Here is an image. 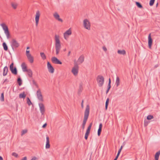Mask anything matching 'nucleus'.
I'll return each mask as SVG.
<instances>
[{"label":"nucleus","instance_id":"obj_28","mask_svg":"<svg viewBox=\"0 0 160 160\" xmlns=\"http://www.w3.org/2000/svg\"><path fill=\"white\" fill-rule=\"evenodd\" d=\"M2 46L3 47L5 51H7L8 50V46L5 42H4L2 43Z\"/></svg>","mask_w":160,"mask_h":160},{"label":"nucleus","instance_id":"obj_38","mask_svg":"<svg viewBox=\"0 0 160 160\" xmlns=\"http://www.w3.org/2000/svg\"><path fill=\"white\" fill-rule=\"evenodd\" d=\"M89 132H86V133L85 134V138L86 140H87L88 137V136L89 134Z\"/></svg>","mask_w":160,"mask_h":160},{"label":"nucleus","instance_id":"obj_6","mask_svg":"<svg viewBox=\"0 0 160 160\" xmlns=\"http://www.w3.org/2000/svg\"><path fill=\"white\" fill-rule=\"evenodd\" d=\"M78 70L79 67L77 64L75 63L72 69L71 72L75 76H76L78 75Z\"/></svg>","mask_w":160,"mask_h":160},{"label":"nucleus","instance_id":"obj_47","mask_svg":"<svg viewBox=\"0 0 160 160\" xmlns=\"http://www.w3.org/2000/svg\"><path fill=\"white\" fill-rule=\"evenodd\" d=\"M102 49L105 52H106L107 50V48L105 46L103 47Z\"/></svg>","mask_w":160,"mask_h":160},{"label":"nucleus","instance_id":"obj_5","mask_svg":"<svg viewBox=\"0 0 160 160\" xmlns=\"http://www.w3.org/2000/svg\"><path fill=\"white\" fill-rule=\"evenodd\" d=\"M83 25L84 27L88 30L91 29V24L89 21L87 19H85L83 21Z\"/></svg>","mask_w":160,"mask_h":160},{"label":"nucleus","instance_id":"obj_8","mask_svg":"<svg viewBox=\"0 0 160 160\" xmlns=\"http://www.w3.org/2000/svg\"><path fill=\"white\" fill-rule=\"evenodd\" d=\"M36 94L38 100L40 102H43V99L41 90L40 89H38L37 91Z\"/></svg>","mask_w":160,"mask_h":160},{"label":"nucleus","instance_id":"obj_25","mask_svg":"<svg viewBox=\"0 0 160 160\" xmlns=\"http://www.w3.org/2000/svg\"><path fill=\"white\" fill-rule=\"evenodd\" d=\"M12 73L15 75H16L17 74V71L16 67H14V68H12L10 70Z\"/></svg>","mask_w":160,"mask_h":160},{"label":"nucleus","instance_id":"obj_50","mask_svg":"<svg viewBox=\"0 0 160 160\" xmlns=\"http://www.w3.org/2000/svg\"><path fill=\"white\" fill-rule=\"evenodd\" d=\"M6 82H8V81L7 79H6L3 82L2 84Z\"/></svg>","mask_w":160,"mask_h":160},{"label":"nucleus","instance_id":"obj_10","mask_svg":"<svg viewBox=\"0 0 160 160\" xmlns=\"http://www.w3.org/2000/svg\"><path fill=\"white\" fill-rule=\"evenodd\" d=\"M40 14L39 11H37L36 12V14L35 15V22H36V25L37 26H38V23L39 18V17H40Z\"/></svg>","mask_w":160,"mask_h":160},{"label":"nucleus","instance_id":"obj_32","mask_svg":"<svg viewBox=\"0 0 160 160\" xmlns=\"http://www.w3.org/2000/svg\"><path fill=\"white\" fill-rule=\"evenodd\" d=\"M0 100L2 102H3L4 101V93L3 92L2 93L1 95Z\"/></svg>","mask_w":160,"mask_h":160},{"label":"nucleus","instance_id":"obj_12","mask_svg":"<svg viewBox=\"0 0 160 160\" xmlns=\"http://www.w3.org/2000/svg\"><path fill=\"white\" fill-rule=\"evenodd\" d=\"M51 60L52 62L55 64H61L62 62L57 58L54 57H52L51 58Z\"/></svg>","mask_w":160,"mask_h":160},{"label":"nucleus","instance_id":"obj_57","mask_svg":"<svg viewBox=\"0 0 160 160\" xmlns=\"http://www.w3.org/2000/svg\"><path fill=\"white\" fill-rule=\"evenodd\" d=\"M0 160H3L1 156H0Z\"/></svg>","mask_w":160,"mask_h":160},{"label":"nucleus","instance_id":"obj_15","mask_svg":"<svg viewBox=\"0 0 160 160\" xmlns=\"http://www.w3.org/2000/svg\"><path fill=\"white\" fill-rule=\"evenodd\" d=\"M152 43V40L151 36V33L149 34L148 37V45L150 48H151Z\"/></svg>","mask_w":160,"mask_h":160},{"label":"nucleus","instance_id":"obj_29","mask_svg":"<svg viewBox=\"0 0 160 160\" xmlns=\"http://www.w3.org/2000/svg\"><path fill=\"white\" fill-rule=\"evenodd\" d=\"M40 55H41V56L43 60H45V59H46V56L45 55V54L44 53L41 52Z\"/></svg>","mask_w":160,"mask_h":160},{"label":"nucleus","instance_id":"obj_43","mask_svg":"<svg viewBox=\"0 0 160 160\" xmlns=\"http://www.w3.org/2000/svg\"><path fill=\"white\" fill-rule=\"evenodd\" d=\"M12 155L16 158L18 156V154L15 152H12Z\"/></svg>","mask_w":160,"mask_h":160},{"label":"nucleus","instance_id":"obj_20","mask_svg":"<svg viewBox=\"0 0 160 160\" xmlns=\"http://www.w3.org/2000/svg\"><path fill=\"white\" fill-rule=\"evenodd\" d=\"M27 58L31 63H32L33 62L34 59L33 57L31 55H29L27 56Z\"/></svg>","mask_w":160,"mask_h":160},{"label":"nucleus","instance_id":"obj_14","mask_svg":"<svg viewBox=\"0 0 160 160\" xmlns=\"http://www.w3.org/2000/svg\"><path fill=\"white\" fill-rule=\"evenodd\" d=\"M53 15L54 18L57 20L61 22H63L62 20L60 18L59 15L57 12H55L54 13Z\"/></svg>","mask_w":160,"mask_h":160},{"label":"nucleus","instance_id":"obj_48","mask_svg":"<svg viewBox=\"0 0 160 160\" xmlns=\"http://www.w3.org/2000/svg\"><path fill=\"white\" fill-rule=\"evenodd\" d=\"M83 102H84L83 100H82V103H81V107H82V108H83Z\"/></svg>","mask_w":160,"mask_h":160},{"label":"nucleus","instance_id":"obj_1","mask_svg":"<svg viewBox=\"0 0 160 160\" xmlns=\"http://www.w3.org/2000/svg\"><path fill=\"white\" fill-rule=\"evenodd\" d=\"M61 48L60 41L58 36H55V48L56 55H58L60 52Z\"/></svg>","mask_w":160,"mask_h":160},{"label":"nucleus","instance_id":"obj_9","mask_svg":"<svg viewBox=\"0 0 160 160\" xmlns=\"http://www.w3.org/2000/svg\"><path fill=\"white\" fill-rule=\"evenodd\" d=\"M38 105L40 112L42 115H43L45 112V107L43 103H39Z\"/></svg>","mask_w":160,"mask_h":160},{"label":"nucleus","instance_id":"obj_46","mask_svg":"<svg viewBox=\"0 0 160 160\" xmlns=\"http://www.w3.org/2000/svg\"><path fill=\"white\" fill-rule=\"evenodd\" d=\"M121 150H119L118 152V154L116 156V157L117 158H118V157L119 155V154H120V152H121Z\"/></svg>","mask_w":160,"mask_h":160},{"label":"nucleus","instance_id":"obj_42","mask_svg":"<svg viewBox=\"0 0 160 160\" xmlns=\"http://www.w3.org/2000/svg\"><path fill=\"white\" fill-rule=\"evenodd\" d=\"M91 128V127L89 126L88 127V128L87 129L86 132H88L90 133Z\"/></svg>","mask_w":160,"mask_h":160},{"label":"nucleus","instance_id":"obj_33","mask_svg":"<svg viewBox=\"0 0 160 160\" xmlns=\"http://www.w3.org/2000/svg\"><path fill=\"white\" fill-rule=\"evenodd\" d=\"M154 117L152 115H149L147 116V119L148 120H151Z\"/></svg>","mask_w":160,"mask_h":160},{"label":"nucleus","instance_id":"obj_17","mask_svg":"<svg viewBox=\"0 0 160 160\" xmlns=\"http://www.w3.org/2000/svg\"><path fill=\"white\" fill-rule=\"evenodd\" d=\"M45 147L46 149H48L50 148L49 138L48 136L46 137V142Z\"/></svg>","mask_w":160,"mask_h":160},{"label":"nucleus","instance_id":"obj_7","mask_svg":"<svg viewBox=\"0 0 160 160\" xmlns=\"http://www.w3.org/2000/svg\"><path fill=\"white\" fill-rule=\"evenodd\" d=\"M19 43L15 39H13L12 40L11 42V46L13 50L14 48H16L19 47Z\"/></svg>","mask_w":160,"mask_h":160},{"label":"nucleus","instance_id":"obj_44","mask_svg":"<svg viewBox=\"0 0 160 160\" xmlns=\"http://www.w3.org/2000/svg\"><path fill=\"white\" fill-rule=\"evenodd\" d=\"M13 68V63H12L10 66V69L11 70Z\"/></svg>","mask_w":160,"mask_h":160},{"label":"nucleus","instance_id":"obj_53","mask_svg":"<svg viewBox=\"0 0 160 160\" xmlns=\"http://www.w3.org/2000/svg\"><path fill=\"white\" fill-rule=\"evenodd\" d=\"M46 125H47V124L46 123L44 124V125H43L42 126V127L43 128H44L46 127Z\"/></svg>","mask_w":160,"mask_h":160},{"label":"nucleus","instance_id":"obj_40","mask_svg":"<svg viewBox=\"0 0 160 160\" xmlns=\"http://www.w3.org/2000/svg\"><path fill=\"white\" fill-rule=\"evenodd\" d=\"M155 0H150L149 2V5L150 6H152L154 3Z\"/></svg>","mask_w":160,"mask_h":160},{"label":"nucleus","instance_id":"obj_39","mask_svg":"<svg viewBox=\"0 0 160 160\" xmlns=\"http://www.w3.org/2000/svg\"><path fill=\"white\" fill-rule=\"evenodd\" d=\"M111 79H110V78L109 79V82H108V88H109L110 89L111 88Z\"/></svg>","mask_w":160,"mask_h":160},{"label":"nucleus","instance_id":"obj_23","mask_svg":"<svg viewBox=\"0 0 160 160\" xmlns=\"http://www.w3.org/2000/svg\"><path fill=\"white\" fill-rule=\"evenodd\" d=\"M120 84V79L119 77H117L116 78V81L115 82V84L116 85V87H118Z\"/></svg>","mask_w":160,"mask_h":160},{"label":"nucleus","instance_id":"obj_13","mask_svg":"<svg viewBox=\"0 0 160 160\" xmlns=\"http://www.w3.org/2000/svg\"><path fill=\"white\" fill-rule=\"evenodd\" d=\"M72 34V31L70 28L67 30L64 33V38L67 39L68 38V36L71 35Z\"/></svg>","mask_w":160,"mask_h":160},{"label":"nucleus","instance_id":"obj_21","mask_svg":"<svg viewBox=\"0 0 160 160\" xmlns=\"http://www.w3.org/2000/svg\"><path fill=\"white\" fill-rule=\"evenodd\" d=\"M102 124L101 123L99 125V128L98 131V136H99L101 134L102 131Z\"/></svg>","mask_w":160,"mask_h":160},{"label":"nucleus","instance_id":"obj_51","mask_svg":"<svg viewBox=\"0 0 160 160\" xmlns=\"http://www.w3.org/2000/svg\"><path fill=\"white\" fill-rule=\"evenodd\" d=\"M27 158L26 157H24L23 158L21 159V160H27Z\"/></svg>","mask_w":160,"mask_h":160},{"label":"nucleus","instance_id":"obj_61","mask_svg":"<svg viewBox=\"0 0 160 160\" xmlns=\"http://www.w3.org/2000/svg\"><path fill=\"white\" fill-rule=\"evenodd\" d=\"M158 5V3H157V4H156V6H157Z\"/></svg>","mask_w":160,"mask_h":160},{"label":"nucleus","instance_id":"obj_35","mask_svg":"<svg viewBox=\"0 0 160 160\" xmlns=\"http://www.w3.org/2000/svg\"><path fill=\"white\" fill-rule=\"evenodd\" d=\"M27 103L29 106H30L31 104H32V103L31 101H30L29 98L28 97L27 98Z\"/></svg>","mask_w":160,"mask_h":160},{"label":"nucleus","instance_id":"obj_55","mask_svg":"<svg viewBox=\"0 0 160 160\" xmlns=\"http://www.w3.org/2000/svg\"><path fill=\"white\" fill-rule=\"evenodd\" d=\"M70 53H71V52L70 51H69L68 52V56H69L70 55Z\"/></svg>","mask_w":160,"mask_h":160},{"label":"nucleus","instance_id":"obj_45","mask_svg":"<svg viewBox=\"0 0 160 160\" xmlns=\"http://www.w3.org/2000/svg\"><path fill=\"white\" fill-rule=\"evenodd\" d=\"M31 55L30 53V51L29 50H27L26 51V56H27L28 55Z\"/></svg>","mask_w":160,"mask_h":160},{"label":"nucleus","instance_id":"obj_22","mask_svg":"<svg viewBox=\"0 0 160 160\" xmlns=\"http://www.w3.org/2000/svg\"><path fill=\"white\" fill-rule=\"evenodd\" d=\"M26 72H27L28 74L29 77H32V72L31 69H28Z\"/></svg>","mask_w":160,"mask_h":160},{"label":"nucleus","instance_id":"obj_26","mask_svg":"<svg viewBox=\"0 0 160 160\" xmlns=\"http://www.w3.org/2000/svg\"><path fill=\"white\" fill-rule=\"evenodd\" d=\"M160 155V151L158 152L155 154V160H158L159 156Z\"/></svg>","mask_w":160,"mask_h":160},{"label":"nucleus","instance_id":"obj_37","mask_svg":"<svg viewBox=\"0 0 160 160\" xmlns=\"http://www.w3.org/2000/svg\"><path fill=\"white\" fill-rule=\"evenodd\" d=\"M28 130L27 129H24L21 132V136H22L24 134L27 133Z\"/></svg>","mask_w":160,"mask_h":160},{"label":"nucleus","instance_id":"obj_34","mask_svg":"<svg viewBox=\"0 0 160 160\" xmlns=\"http://www.w3.org/2000/svg\"><path fill=\"white\" fill-rule=\"evenodd\" d=\"M18 82L19 86H21L22 84V81L20 78H18L17 80Z\"/></svg>","mask_w":160,"mask_h":160},{"label":"nucleus","instance_id":"obj_49","mask_svg":"<svg viewBox=\"0 0 160 160\" xmlns=\"http://www.w3.org/2000/svg\"><path fill=\"white\" fill-rule=\"evenodd\" d=\"M148 124V122H145V121H144V125L145 126H147Z\"/></svg>","mask_w":160,"mask_h":160},{"label":"nucleus","instance_id":"obj_30","mask_svg":"<svg viewBox=\"0 0 160 160\" xmlns=\"http://www.w3.org/2000/svg\"><path fill=\"white\" fill-rule=\"evenodd\" d=\"M109 100V98H108L106 100V101L105 103V109L106 110H107L108 108Z\"/></svg>","mask_w":160,"mask_h":160},{"label":"nucleus","instance_id":"obj_4","mask_svg":"<svg viewBox=\"0 0 160 160\" xmlns=\"http://www.w3.org/2000/svg\"><path fill=\"white\" fill-rule=\"evenodd\" d=\"M97 81L98 85L100 87H102L104 84V79L103 76L98 75L97 78Z\"/></svg>","mask_w":160,"mask_h":160},{"label":"nucleus","instance_id":"obj_27","mask_svg":"<svg viewBox=\"0 0 160 160\" xmlns=\"http://www.w3.org/2000/svg\"><path fill=\"white\" fill-rule=\"evenodd\" d=\"M26 96V95L24 92L22 93H21L19 95V97L20 98H24Z\"/></svg>","mask_w":160,"mask_h":160},{"label":"nucleus","instance_id":"obj_54","mask_svg":"<svg viewBox=\"0 0 160 160\" xmlns=\"http://www.w3.org/2000/svg\"><path fill=\"white\" fill-rule=\"evenodd\" d=\"M109 90H110V89L108 88H107L106 92V94H107Z\"/></svg>","mask_w":160,"mask_h":160},{"label":"nucleus","instance_id":"obj_11","mask_svg":"<svg viewBox=\"0 0 160 160\" xmlns=\"http://www.w3.org/2000/svg\"><path fill=\"white\" fill-rule=\"evenodd\" d=\"M47 68L49 72L52 73L54 72V68L49 62H47Z\"/></svg>","mask_w":160,"mask_h":160},{"label":"nucleus","instance_id":"obj_2","mask_svg":"<svg viewBox=\"0 0 160 160\" xmlns=\"http://www.w3.org/2000/svg\"><path fill=\"white\" fill-rule=\"evenodd\" d=\"M89 105H87L86 106V109L84 112V119L82 125V128L83 129H84L86 123L88 119L89 113Z\"/></svg>","mask_w":160,"mask_h":160},{"label":"nucleus","instance_id":"obj_41","mask_svg":"<svg viewBox=\"0 0 160 160\" xmlns=\"http://www.w3.org/2000/svg\"><path fill=\"white\" fill-rule=\"evenodd\" d=\"M82 89H83V88H82V85L81 84H80V85H79V92H81L82 91Z\"/></svg>","mask_w":160,"mask_h":160},{"label":"nucleus","instance_id":"obj_36","mask_svg":"<svg viewBox=\"0 0 160 160\" xmlns=\"http://www.w3.org/2000/svg\"><path fill=\"white\" fill-rule=\"evenodd\" d=\"M136 4L137 6L139 8H142V5L138 2H136Z\"/></svg>","mask_w":160,"mask_h":160},{"label":"nucleus","instance_id":"obj_18","mask_svg":"<svg viewBox=\"0 0 160 160\" xmlns=\"http://www.w3.org/2000/svg\"><path fill=\"white\" fill-rule=\"evenodd\" d=\"M8 68L7 66L4 67L3 71V75L4 76H6L8 73Z\"/></svg>","mask_w":160,"mask_h":160},{"label":"nucleus","instance_id":"obj_24","mask_svg":"<svg viewBox=\"0 0 160 160\" xmlns=\"http://www.w3.org/2000/svg\"><path fill=\"white\" fill-rule=\"evenodd\" d=\"M118 53L121 55H125L126 54V52L124 50H118L117 52Z\"/></svg>","mask_w":160,"mask_h":160},{"label":"nucleus","instance_id":"obj_56","mask_svg":"<svg viewBox=\"0 0 160 160\" xmlns=\"http://www.w3.org/2000/svg\"><path fill=\"white\" fill-rule=\"evenodd\" d=\"M92 123L91 122V123H90L89 126L92 127Z\"/></svg>","mask_w":160,"mask_h":160},{"label":"nucleus","instance_id":"obj_60","mask_svg":"<svg viewBox=\"0 0 160 160\" xmlns=\"http://www.w3.org/2000/svg\"><path fill=\"white\" fill-rule=\"evenodd\" d=\"M29 48H30L29 47H27V49H29Z\"/></svg>","mask_w":160,"mask_h":160},{"label":"nucleus","instance_id":"obj_59","mask_svg":"<svg viewBox=\"0 0 160 160\" xmlns=\"http://www.w3.org/2000/svg\"><path fill=\"white\" fill-rule=\"evenodd\" d=\"M118 158H117L116 157H115V158H114V160H117V159Z\"/></svg>","mask_w":160,"mask_h":160},{"label":"nucleus","instance_id":"obj_19","mask_svg":"<svg viewBox=\"0 0 160 160\" xmlns=\"http://www.w3.org/2000/svg\"><path fill=\"white\" fill-rule=\"evenodd\" d=\"M84 59V56L83 55H82L79 57L78 60V62H79V64H81L83 62Z\"/></svg>","mask_w":160,"mask_h":160},{"label":"nucleus","instance_id":"obj_31","mask_svg":"<svg viewBox=\"0 0 160 160\" xmlns=\"http://www.w3.org/2000/svg\"><path fill=\"white\" fill-rule=\"evenodd\" d=\"M11 5L12 7L14 9H15L17 8L18 6V4L16 3H11Z\"/></svg>","mask_w":160,"mask_h":160},{"label":"nucleus","instance_id":"obj_3","mask_svg":"<svg viewBox=\"0 0 160 160\" xmlns=\"http://www.w3.org/2000/svg\"><path fill=\"white\" fill-rule=\"evenodd\" d=\"M0 25L4 31L7 38L9 39L10 38V35L8 26L4 23L1 24Z\"/></svg>","mask_w":160,"mask_h":160},{"label":"nucleus","instance_id":"obj_52","mask_svg":"<svg viewBox=\"0 0 160 160\" xmlns=\"http://www.w3.org/2000/svg\"><path fill=\"white\" fill-rule=\"evenodd\" d=\"M37 159V158L36 157H34L32 158L31 160H36Z\"/></svg>","mask_w":160,"mask_h":160},{"label":"nucleus","instance_id":"obj_16","mask_svg":"<svg viewBox=\"0 0 160 160\" xmlns=\"http://www.w3.org/2000/svg\"><path fill=\"white\" fill-rule=\"evenodd\" d=\"M22 70L23 72H26L28 69H27L26 65L25 62L22 63L21 65Z\"/></svg>","mask_w":160,"mask_h":160},{"label":"nucleus","instance_id":"obj_58","mask_svg":"<svg viewBox=\"0 0 160 160\" xmlns=\"http://www.w3.org/2000/svg\"><path fill=\"white\" fill-rule=\"evenodd\" d=\"M122 146L121 147H120V148L119 149V150H121H121H122Z\"/></svg>","mask_w":160,"mask_h":160}]
</instances>
